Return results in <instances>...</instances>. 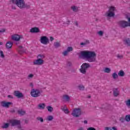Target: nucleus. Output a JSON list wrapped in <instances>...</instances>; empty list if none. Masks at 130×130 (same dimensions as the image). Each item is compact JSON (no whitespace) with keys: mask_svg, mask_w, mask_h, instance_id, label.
<instances>
[{"mask_svg":"<svg viewBox=\"0 0 130 130\" xmlns=\"http://www.w3.org/2000/svg\"><path fill=\"white\" fill-rule=\"evenodd\" d=\"M124 75H125L124 72L122 70H120L118 73V75L119 77H124Z\"/></svg>","mask_w":130,"mask_h":130,"instance_id":"obj_21","label":"nucleus"},{"mask_svg":"<svg viewBox=\"0 0 130 130\" xmlns=\"http://www.w3.org/2000/svg\"><path fill=\"white\" fill-rule=\"evenodd\" d=\"M63 99H64L67 101H70V98L68 95H64L63 96Z\"/></svg>","mask_w":130,"mask_h":130,"instance_id":"obj_25","label":"nucleus"},{"mask_svg":"<svg viewBox=\"0 0 130 130\" xmlns=\"http://www.w3.org/2000/svg\"><path fill=\"white\" fill-rule=\"evenodd\" d=\"M78 130H84V129L83 128H79V129H78Z\"/></svg>","mask_w":130,"mask_h":130,"instance_id":"obj_62","label":"nucleus"},{"mask_svg":"<svg viewBox=\"0 0 130 130\" xmlns=\"http://www.w3.org/2000/svg\"><path fill=\"white\" fill-rule=\"evenodd\" d=\"M28 120H25V123H28Z\"/></svg>","mask_w":130,"mask_h":130,"instance_id":"obj_60","label":"nucleus"},{"mask_svg":"<svg viewBox=\"0 0 130 130\" xmlns=\"http://www.w3.org/2000/svg\"><path fill=\"white\" fill-rule=\"evenodd\" d=\"M39 109H44L45 108V104H40L38 105Z\"/></svg>","mask_w":130,"mask_h":130,"instance_id":"obj_22","label":"nucleus"},{"mask_svg":"<svg viewBox=\"0 0 130 130\" xmlns=\"http://www.w3.org/2000/svg\"><path fill=\"white\" fill-rule=\"evenodd\" d=\"M115 11V7L111 6L109 10L106 12L105 16L106 17V18H107V20H110V18H112V17L115 16V13H114Z\"/></svg>","mask_w":130,"mask_h":130,"instance_id":"obj_2","label":"nucleus"},{"mask_svg":"<svg viewBox=\"0 0 130 130\" xmlns=\"http://www.w3.org/2000/svg\"><path fill=\"white\" fill-rule=\"evenodd\" d=\"M125 44H126V45H127V46H130V39L129 38H127V39H125L123 40Z\"/></svg>","mask_w":130,"mask_h":130,"instance_id":"obj_19","label":"nucleus"},{"mask_svg":"<svg viewBox=\"0 0 130 130\" xmlns=\"http://www.w3.org/2000/svg\"><path fill=\"white\" fill-rule=\"evenodd\" d=\"M30 9V5H28L27 4H25V3L23 4V6L22 7V9Z\"/></svg>","mask_w":130,"mask_h":130,"instance_id":"obj_30","label":"nucleus"},{"mask_svg":"<svg viewBox=\"0 0 130 130\" xmlns=\"http://www.w3.org/2000/svg\"><path fill=\"white\" fill-rule=\"evenodd\" d=\"M62 111H63V112H64L66 114H67L68 113H69V112H70L69 111V110L68 109H62Z\"/></svg>","mask_w":130,"mask_h":130,"instance_id":"obj_39","label":"nucleus"},{"mask_svg":"<svg viewBox=\"0 0 130 130\" xmlns=\"http://www.w3.org/2000/svg\"><path fill=\"white\" fill-rule=\"evenodd\" d=\"M30 32L31 33H38L40 32V30L38 27H34L30 29Z\"/></svg>","mask_w":130,"mask_h":130,"instance_id":"obj_17","label":"nucleus"},{"mask_svg":"<svg viewBox=\"0 0 130 130\" xmlns=\"http://www.w3.org/2000/svg\"><path fill=\"white\" fill-rule=\"evenodd\" d=\"M10 124H9V123H6L3 126H2V128H8Z\"/></svg>","mask_w":130,"mask_h":130,"instance_id":"obj_28","label":"nucleus"},{"mask_svg":"<svg viewBox=\"0 0 130 130\" xmlns=\"http://www.w3.org/2000/svg\"><path fill=\"white\" fill-rule=\"evenodd\" d=\"M3 42H0V45H3Z\"/></svg>","mask_w":130,"mask_h":130,"instance_id":"obj_64","label":"nucleus"},{"mask_svg":"<svg viewBox=\"0 0 130 130\" xmlns=\"http://www.w3.org/2000/svg\"><path fill=\"white\" fill-rule=\"evenodd\" d=\"M10 112H11V113H15V112H16V111H15V110H14V109H12V110H11L10 111Z\"/></svg>","mask_w":130,"mask_h":130,"instance_id":"obj_50","label":"nucleus"},{"mask_svg":"<svg viewBox=\"0 0 130 130\" xmlns=\"http://www.w3.org/2000/svg\"><path fill=\"white\" fill-rule=\"evenodd\" d=\"M24 3V0H16L14 4H15L19 9H23Z\"/></svg>","mask_w":130,"mask_h":130,"instance_id":"obj_7","label":"nucleus"},{"mask_svg":"<svg viewBox=\"0 0 130 130\" xmlns=\"http://www.w3.org/2000/svg\"><path fill=\"white\" fill-rule=\"evenodd\" d=\"M104 130H112L111 127H105Z\"/></svg>","mask_w":130,"mask_h":130,"instance_id":"obj_44","label":"nucleus"},{"mask_svg":"<svg viewBox=\"0 0 130 130\" xmlns=\"http://www.w3.org/2000/svg\"><path fill=\"white\" fill-rule=\"evenodd\" d=\"M75 24L76 25V26H77L78 27V26H79V24L78 23L77 21H75Z\"/></svg>","mask_w":130,"mask_h":130,"instance_id":"obj_52","label":"nucleus"},{"mask_svg":"<svg viewBox=\"0 0 130 130\" xmlns=\"http://www.w3.org/2000/svg\"><path fill=\"white\" fill-rule=\"evenodd\" d=\"M112 77H113V79H114V80H115V79H116L117 78H118V75H117V74L116 73H114L112 74Z\"/></svg>","mask_w":130,"mask_h":130,"instance_id":"obj_27","label":"nucleus"},{"mask_svg":"<svg viewBox=\"0 0 130 130\" xmlns=\"http://www.w3.org/2000/svg\"><path fill=\"white\" fill-rule=\"evenodd\" d=\"M54 46L55 48H57L60 46V44L58 42L54 43Z\"/></svg>","mask_w":130,"mask_h":130,"instance_id":"obj_23","label":"nucleus"},{"mask_svg":"<svg viewBox=\"0 0 130 130\" xmlns=\"http://www.w3.org/2000/svg\"><path fill=\"white\" fill-rule=\"evenodd\" d=\"M113 94L114 97H117L119 95V90L117 88H114L113 89Z\"/></svg>","mask_w":130,"mask_h":130,"instance_id":"obj_16","label":"nucleus"},{"mask_svg":"<svg viewBox=\"0 0 130 130\" xmlns=\"http://www.w3.org/2000/svg\"><path fill=\"white\" fill-rule=\"evenodd\" d=\"M8 98H9L10 99H14V96H13V95H8Z\"/></svg>","mask_w":130,"mask_h":130,"instance_id":"obj_45","label":"nucleus"},{"mask_svg":"<svg viewBox=\"0 0 130 130\" xmlns=\"http://www.w3.org/2000/svg\"><path fill=\"white\" fill-rule=\"evenodd\" d=\"M104 72L105 73H109L111 72V70L110 69V68H105Z\"/></svg>","mask_w":130,"mask_h":130,"instance_id":"obj_32","label":"nucleus"},{"mask_svg":"<svg viewBox=\"0 0 130 130\" xmlns=\"http://www.w3.org/2000/svg\"><path fill=\"white\" fill-rule=\"evenodd\" d=\"M71 10L75 12V13H77V12L79 11V7L76 6H73L71 7Z\"/></svg>","mask_w":130,"mask_h":130,"instance_id":"obj_18","label":"nucleus"},{"mask_svg":"<svg viewBox=\"0 0 130 130\" xmlns=\"http://www.w3.org/2000/svg\"><path fill=\"white\" fill-rule=\"evenodd\" d=\"M37 119L41 121V122H43V121H44V120H43V118L42 117H38L37 118Z\"/></svg>","mask_w":130,"mask_h":130,"instance_id":"obj_34","label":"nucleus"},{"mask_svg":"<svg viewBox=\"0 0 130 130\" xmlns=\"http://www.w3.org/2000/svg\"><path fill=\"white\" fill-rule=\"evenodd\" d=\"M13 44L14 43H13V42L8 41L6 43V47L7 49H11V48L13 47Z\"/></svg>","mask_w":130,"mask_h":130,"instance_id":"obj_15","label":"nucleus"},{"mask_svg":"<svg viewBox=\"0 0 130 130\" xmlns=\"http://www.w3.org/2000/svg\"><path fill=\"white\" fill-rule=\"evenodd\" d=\"M84 123H85V124H87V123H88V121H87V120H84Z\"/></svg>","mask_w":130,"mask_h":130,"instance_id":"obj_56","label":"nucleus"},{"mask_svg":"<svg viewBox=\"0 0 130 130\" xmlns=\"http://www.w3.org/2000/svg\"><path fill=\"white\" fill-rule=\"evenodd\" d=\"M79 54L80 58H86L88 62H95L97 55L94 51H82Z\"/></svg>","mask_w":130,"mask_h":130,"instance_id":"obj_1","label":"nucleus"},{"mask_svg":"<svg viewBox=\"0 0 130 130\" xmlns=\"http://www.w3.org/2000/svg\"><path fill=\"white\" fill-rule=\"evenodd\" d=\"M82 114V111L80 108H75L73 110L72 115L74 117H79Z\"/></svg>","mask_w":130,"mask_h":130,"instance_id":"obj_6","label":"nucleus"},{"mask_svg":"<svg viewBox=\"0 0 130 130\" xmlns=\"http://www.w3.org/2000/svg\"><path fill=\"white\" fill-rule=\"evenodd\" d=\"M87 130H96V129L93 127H89Z\"/></svg>","mask_w":130,"mask_h":130,"instance_id":"obj_43","label":"nucleus"},{"mask_svg":"<svg viewBox=\"0 0 130 130\" xmlns=\"http://www.w3.org/2000/svg\"><path fill=\"white\" fill-rule=\"evenodd\" d=\"M40 42L42 44H44L45 45H46L49 42V40L48 39L47 37L43 36V37H41V38Z\"/></svg>","mask_w":130,"mask_h":130,"instance_id":"obj_8","label":"nucleus"},{"mask_svg":"<svg viewBox=\"0 0 130 130\" xmlns=\"http://www.w3.org/2000/svg\"><path fill=\"white\" fill-rule=\"evenodd\" d=\"M67 51L68 52H70L71 51H73V47H68L67 49Z\"/></svg>","mask_w":130,"mask_h":130,"instance_id":"obj_36","label":"nucleus"},{"mask_svg":"<svg viewBox=\"0 0 130 130\" xmlns=\"http://www.w3.org/2000/svg\"><path fill=\"white\" fill-rule=\"evenodd\" d=\"M68 53H69V52L67 50H66L64 52H63L62 54L63 55H64V56H67Z\"/></svg>","mask_w":130,"mask_h":130,"instance_id":"obj_38","label":"nucleus"},{"mask_svg":"<svg viewBox=\"0 0 130 130\" xmlns=\"http://www.w3.org/2000/svg\"><path fill=\"white\" fill-rule=\"evenodd\" d=\"M81 69H80V72L82 74H86L87 72V69L91 68V66L89 63H83L82 65L81 66Z\"/></svg>","mask_w":130,"mask_h":130,"instance_id":"obj_3","label":"nucleus"},{"mask_svg":"<svg viewBox=\"0 0 130 130\" xmlns=\"http://www.w3.org/2000/svg\"><path fill=\"white\" fill-rule=\"evenodd\" d=\"M87 98H88L89 99H90V98H91V96H90V95L87 96Z\"/></svg>","mask_w":130,"mask_h":130,"instance_id":"obj_61","label":"nucleus"},{"mask_svg":"<svg viewBox=\"0 0 130 130\" xmlns=\"http://www.w3.org/2000/svg\"><path fill=\"white\" fill-rule=\"evenodd\" d=\"M30 95L31 97L37 98V97H39L41 95V91L38 89H32L30 92Z\"/></svg>","mask_w":130,"mask_h":130,"instance_id":"obj_4","label":"nucleus"},{"mask_svg":"<svg viewBox=\"0 0 130 130\" xmlns=\"http://www.w3.org/2000/svg\"><path fill=\"white\" fill-rule=\"evenodd\" d=\"M67 24L69 25V24H70V21H68Z\"/></svg>","mask_w":130,"mask_h":130,"instance_id":"obj_63","label":"nucleus"},{"mask_svg":"<svg viewBox=\"0 0 130 130\" xmlns=\"http://www.w3.org/2000/svg\"><path fill=\"white\" fill-rule=\"evenodd\" d=\"M37 57L39 59H43L45 56H44V55L39 54L38 55Z\"/></svg>","mask_w":130,"mask_h":130,"instance_id":"obj_29","label":"nucleus"},{"mask_svg":"<svg viewBox=\"0 0 130 130\" xmlns=\"http://www.w3.org/2000/svg\"><path fill=\"white\" fill-rule=\"evenodd\" d=\"M14 95L15 96V97H17L18 99L23 98V97H24L23 93L18 90L14 92Z\"/></svg>","mask_w":130,"mask_h":130,"instance_id":"obj_10","label":"nucleus"},{"mask_svg":"<svg viewBox=\"0 0 130 130\" xmlns=\"http://www.w3.org/2000/svg\"><path fill=\"white\" fill-rule=\"evenodd\" d=\"M117 58H118V59H122V58H123V56L122 55L118 54L117 55Z\"/></svg>","mask_w":130,"mask_h":130,"instance_id":"obj_33","label":"nucleus"},{"mask_svg":"<svg viewBox=\"0 0 130 130\" xmlns=\"http://www.w3.org/2000/svg\"><path fill=\"white\" fill-rule=\"evenodd\" d=\"M47 109L48 110V111H49V112H52V111H53V108H52V107L50 106H48V107H47Z\"/></svg>","mask_w":130,"mask_h":130,"instance_id":"obj_24","label":"nucleus"},{"mask_svg":"<svg viewBox=\"0 0 130 130\" xmlns=\"http://www.w3.org/2000/svg\"><path fill=\"white\" fill-rule=\"evenodd\" d=\"M118 25L121 29H125L128 27V21L125 20H120L118 22Z\"/></svg>","mask_w":130,"mask_h":130,"instance_id":"obj_5","label":"nucleus"},{"mask_svg":"<svg viewBox=\"0 0 130 130\" xmlns=\"http://www.w3.org/2000/svg\"><path fill=\"white\" fill-rule=\"evenodd\" d=\"M21 39V36L18 35H14L12 36V40L14 41H19Z\"/></svg>","mask_w":130,"mask_h":130,"instance_id":"obj_14","label":"nucleus"},{"mask_svg":"<svg viewBox=\"0 0 130 130\" xmlns=\"http://www.w3.org/2000/svg\"><path fill=\"white\" fill-rule=\"evenodd\" d=\"M33 77H34V75L33 74H29L28 76V79H32Z\"/></svg>","mask_w":130,"mask_h":130,"instance_id":"obj_42","label":"nucleus"},{"mask_svg":"<svg viewBox=\"0 0 130 130\" xmlns=\"http://www.w3.org/2000/svg\"><path fill=\"white\" fill-rule=\"evenodd\" d=\"M98 34H99V35H100V36H103V31H100L98 32Z\"/></svg>","mask_w":130,"mask_h":130,"instance_id":"obj_41","label":"nucleus"},{"mask_svg":"<svg viewBox=\"0 0 130 130\" xmlns=\"http://www.w3.org/2000/svg\"><path fill=\"white\" fill-rule=\"evenodd\" d=\"M120 120L121 122H124V121L125 120V119H124L123 118H121L120 119Z\"/></svg>","mask_w":130,"mask_h":130,"instance_id":"obj_47","label":"nucleus"},{"mask_svg":"<svg viewBox=\"0 0 130 130\" xmlns=\"http://www.w3.org/2000/svg\"><path fill=\"white\" fill-rule=\"evenodd\" d=\"M67 66H68L69 67H71V66H72V62L68 61V63H67Z\"/></svg>","mask_w":130,"mask_h":130,"instance_id":"obj_46","label":"nucleus"},{"mask_svg":"<svg viewBox=\"0 0 130 130\" xmlns=\"http://www.w3.org/2000/svg\"><path fill=\"white\" fill-rule=\"evenodd\" d=\"M125 120H126V121H130V115H127L125 116Z\"/></svg>","mask_w":130,"mask_h":130,"instance_id":"obj_31","label":"nucleus"},{"mask_svg":"<svg viewBox=\"0 0 130 130\" xmlns=\"http://www.w3.org/2000/svg\"><path fill=\"white\" fill-rule=\"evenodd\" d=\"M78 88L80 90H84V89H85V87H84L83 85H79Z\"/></svg>","mask_w":130,"mask_h":130,"instance_id":"obj_40","label":"nucleus"},{"mask_svg":"<svg viewBox=\"0 0 130 130\" xmlns=\"http://www.w3.org/2000/svg\"><path fill=\"white\" fill-rule=\"evenodd\" d=\"M0 57L2 58H5V55L4 54V52L3 51H0Z\"/></svg>","mask_w":130,"mask_h":130,"instance_id":"obj_35","label":"nucleus"},{"mask_svg":"<svg viewBox=\"0 0 130 130\" xmlns=\"http://www.w3.org/2000/svg\"><path fill=\"white\" fill-rule=\"evenodd\" d=\"M17 113L21 116H23V115H25L26 112H25L24 111H22V110H20L17 111Z\"/></svg>","mask_w":130,"mask_h":130,"instance_id":"obj_20","label":"nucleus"},{"mask_svg":"<svg viewBox=\"0 0 130 130\" xmlns=\"http://www.w3.org/2000/svg\"><path fill=\"white\" fill-rule=\"evenodd\" d=\"M1 105L3 107H6V108H9L10 105H13V103L12 102H2Z\"/></svg>","mask_w":130,"mask_h":130,"instance_id":"obj_11","label":"nucleus"},{"mask_svg":"<svg viewBox=\"0 0 130 130\" xmlns=\"http://www.w3.org/2000/svg\"><path fill=\"white\" fill-rule=\"evenodd\" d=\"M50 41H53V40H54V38H53V37H50Z\"/></svg>","mask_w":130,"mask_h":130,"instance_id":"obj_51","label":"nucleus"},{"mask_svg":"<svg viewBox=\"0 0 130 130\" xmlns=\"http://www.w3.org/2000/svg\"><path fill=\"white\" fill-rule=\"evenodd\" d=\"M4 32H6V30L5 29L0 30V34H1V33H4Z\"/></svg>","mask_w":130,"mask_h":130,"instance_id":"obj_49","label":"nucleus"},{"mask_svg":"<svg viewBox=\"0 0 130 130\" xmlns=\"http://www.w3.org/2000/svg\"><path fill=\"white\" fill-rule=\"evenodd\" d=\"M44 63V60L43 59H38L34 61V64L36 66H42Z\"/></svg>","mask_w":130,"mask_h":130,"instance_id":"obj_9","label":"nucleus"},{"mask_svg":"<svg viewBox=\"0 0 130 130\" xmlns=\"http://www.w3.org/2000/svg\"><path fill=\"white\" fill-rule=\"evenodd\" d=\"M80 45H86V43H80Z\"/></svg>","mask_w":130,"mask_h":130,"instance_id":"obj_55","label":"nucleus"},{"mask_svg":"<svg viewBox=\"0 0 130 130\" xmlns=\"http://www.w3.org/2000/svg\"><path fill=\"white\" fill-rule=\"evenodd\" d=\"M30 87H33V83H30Z\"/></svg>","mask_w":130,"mask_h":130,"instance_id":"obj_58","label":"nucleus"},{"mask_svg":"<svg viewBox=\"0 0 130 130\" xmlns=\"http://www.w3.org/2000/svg\"><path fill=\"white\" fill-rule=\"evenodd\" d=\"M12 126H15V125H19L21 123V121L19 120H12L11 121Z\"/></svg>","mask_w":130,"mask_h":130,"instance_id":"obj_13","label":"nucleus"},{"mask_svg":"<svg viewBox=\"0 0 130 130\" xmlns=\"http://www.w3.org/2000/svg\"><path fill=\"white\" fill-rule=\"evenodd\" d=\"M126 106L130 107V99L127 100V101H126Z\"/></svg>","mask_w":130,"mask_h":130,"instance_id":"obj_37","label":"nucleus"},{"mask_svg":"<svg viewBox=\"0 0 130 130\" xmlns=\"http://www.w3.org/2000/svg\"><path fill=\"white\" fill-rule=\"evenodd\" d=\"M12 9H13V10H16V7L15 6H12Z\"/></svg>","mask_w":130,"mask_h":130,"instance_id":"obj_57","label":"nucleus"},{"mask_svg":"<svg viewBox=\"0 0 130 130\" xmlns=\"http://www.w3.org/2000/svg\"><path fill=\"white\" fill-rule=\"evenodd\" d=\"M19 128L20 129V130H25V128L21 127V126H19Z\"/></svg>","mask_w":130,"mask_h":130,"instance_id":"obj_53","label":"nucleus"},{"mask_svg":"<svg viewBox=\"0 0 130 130\" xmlns=\"http://www.w3.org/2000/svg\"><path fill=\"white\" fill-rule=\"evenodd\" d=\"M128 27H130V17L128 18Z\"/></svg>","mask_w":130,"mask_h":130,"instance_id":"obj_48","label":"nucleus"},{"mask_svg":"<svg viewBox=\"0 0 130 130\" xmlns=\"http://www.w3.org/2000/svg\"><path fill=\"white\" fill-rule=\"evenodd\" d=\"M53 119V116L51 115L48 116L47 117V120H48L49 121H51Z\"/></svg>","mask_w":130,"mask_h":130,"instance_id":"obj_26","label":"nucleus"},{"mask_svg":"<svg viewBox=\"0 0 130 130\" xmlns=\"http://www.w3.org/2000/svg\"><path fill=\"white\" fill-rule=\"evenodd\" d=\"M18 48V51L20 54H22V53L26 52V49L23 48V46H19Z\"/></svg>","mask_w":130,"mask_h":130,"instance_id":"obj_12","label":"nucleus"},{"mask_svg":"<svg viewBox=\"0 0 130 130\" xmlns=\"http://www.w3.org/2000/svg\"><path fill=\"white\" fill-rule=\"evenodd\" d=\"M112 129H113V130H117V129L116 128V127H112Z\"/></svg>","mask_w":130,"mask_h":130,"instance_id":"obj_54","label":"nucleus"},{"mask_svg":"<svg viewBox=\"0 0 130 130\" xmlns=\"http://www.w3.org/2000/svg\"><path fill=\"white\" fill-rule=\"evenodd\" d=\"M11 1H12V2L13 4H14V3L16 2V0H11Z\"/></svg>","mask_w":130,"mask_h":130,"instance_id":"obj_59","label":"nucleus"}]
</instances>
